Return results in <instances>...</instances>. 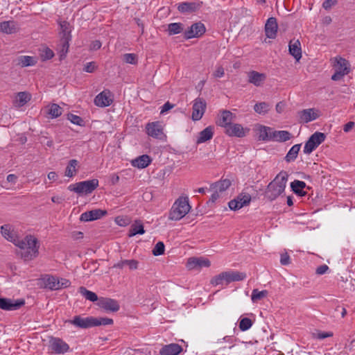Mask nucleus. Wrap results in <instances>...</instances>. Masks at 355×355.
Returning a JSON list of instances; mask_svg holds the SVG:
<instances>
[{"label": "nucleus", "mask_w": 355, "mask_h": 355, "mask_svg": "<svg viewBox=\"0 0 355 355\" xmlns=\"http://www.w3.org/2000/svg\"><path fill=\"white\" fill-rule=\"evenodd\" d=\"M49 348L55 354H64L69 349V345L62 339L56 337H51L49 340Z\"/></svg>", "instance_id": "obj_8"}, {"label": "nucleus", "mask_w": 355, "mask_h": 355, "mask_svg": "<svg viewBox=\"0 0 355 355\" xmlns=\"http://www.w3.org/2000/svg\"><path fill=\"white\" fill-rule=\"evenodd\" d=\"M145 233L144 227L141 221L135 220L130 225L128 233L129 237H132L137 234H144Z\"/></svg>", "instance_id": "obj_30"}, {"label": "nucleus", "mask_w": 355, "mask_h": 355, "mask_svg": "<svg viewBox=\"0 0 355 355\" xmlns=\"http://www.w3.org/2000/svg\"><path fill=\"white\" fill-rule=\"evenodd\" d=\"M289 53L299 61L302 58L301 43L299 40H291L288 44Z\"/></svg>", "instance_id": "obj_19"}, {"label": "nucleus", "mask_w": 355, "mask_h": 355, "mask_svg": "<svg viewBox=\"0 0 355 355\" xmlns=\"http://www.w3.org/2000/svg\"><path fill=\"white\" fill-rule=\"evenodd\" d=\"M252 324L253 322L251 319L243 318L241 319L239 327L242 331H245L248 330L252 326Z\"/></svg>", "instance_id": "obj_49"}, {"label": "nucleus", "mask_w": 355, "mask_h": 355, "mask_svg": "<svg viewBox=\"0 0 355 355\" xmlns=\"http://www.w3.org/2000/svg\"><path fill=\"white\" fill-rule=\"evenodd\" d=\"M206 28L202 22H196L193 24L184 32V38L190 40L192 38H198L205 34Z\"/></svg>", "instance_id": "obj_6"}, {"label": "nucleus", "mask_w": 355, "mask_h": 355, "mask_svg": "<svg viewBox=\"0 0 355 355\" xmlns=\"http://www.w3.org/2000/svg\"><path fill=\"white\" fill-rule=\"evenodd\" d=\"M205 109H206V102L203 99V98H197L194 102H193V107H192V119L193 121H198L200 120L205 112Z\"/></svg>", "instance_id": "obj_9"}, {"label": "nucleus", "mask_w": 355, "mask_h": 355, "mask_svg": "<svg viewBox=\"0 0 355 355\" xmlns=\"http://www.w3.org/2000/svg\"><path fill=\"white\" fill-rule=\"evenodd\" d=\"M60 27V33L62 34L61 39L71 40V26L67 21H59Z\"/></svg>", "instance_id": "obj_36"}, {"label": "nucleus", "mask_w": 355, "mask_h": 355, "mask_svg": "<svg viewBox=\"0 0 355 355\" xmlns=\"http://www.w3.org/2000/svg\"><path fill=\"white\" fill-rule=\"evenodd\" d=\"M182 351V347L179 344L171 343L166 345L159 351L160 355H178Z\"/></svg>", "instance_id": "obj_24"}, {"label": "nucleus", "mask_w": 355, "mask_h": 355, "mask_svg": "<svg viewBox=\"0 0 355 355\" xmlns=\"http://www.w3.org/2000/svg\"><path fill=\"white\" fill-rule=\"evenodd\" d=\"M225 279L224 277L223 272L218 275L214 276L210 280V284L213 286L223 285L225 284Z\"/></svg>", "instance_id": "obj_51"}, {"label": "nucleus", "mask_w": 355, "mask_h": 355, "mask_svg": "<svg viewBox=\"0 0 355 355\" xmlns=\"http://www.w3.org/2000/svg\"><path fill=\"white\" fill-rule=\"evenodd\" d=\"M79 195L83 193L89 194L92 193L98 187V180L92 179L78 182Z\"/></svg>", "instance_id": "obj_14"}, {"label": "nucleus", "mask_w": 355, "mask_h": 355, "mask_svg": "<svg viewBox=\"0 0 355 355\" xmlns=\"http://www.w3.org/2000/svg\"><path fill=\"white\" fill-rule=\"evenodd\" d=\"M251 201V196H246L245 199L243 201V202H239V201L236 199H234L230 200L228 202L229 208L231 210H239L241 208L243 207L244 206H246L250 204Z\"/></svg>", "instance_id": "obj_37"}, {"label": "nucleus", "mask_w": 355, "mask_h": 355, "mask_svg": "<svg viewBox=\"0 0 355 355\" xmlns=\"http://www.w3.org/2000/svg\"><path fill=\"white\" fill-rule=\"evenodd\" d=\"M337 0H325L322 3V8L325 10H329L337 4Z\"/></svg>", "instance_id": "obj_59"}, {"label": "nucleus", "mask_w": 355, "mask_h": 355, "mask_svg": "<svg viewBox=\"0 0 355 355\" xmlns=\"http://www.w3.org/2000/svg\"><path fill=\"white\" fill-rule=\"evenodd\" d=\"M26 250L23 257L26 259H32L38 254V241L32 235L26 236Z\"/></svg>", "instance_id": "obj_5"}, {"label": "nucleus", "mask_w": 355, "mask_h": 355, "mask_svg": "<svg viewBox=\"0 0 355 355\" xmlns=\"http://www.w3.org/2000/svg\"><path fill=\"white\" fill-rule=\"evenodd\" d=\"M306 187L304 182L295 180L291 183V187L292 191L300 196H305L306 192L304 191V189Z\"/></svg>", "instance_id": "obj_32"}, {"label": "nucleus", "mask_w": 355, "mask_h": 355, "mask_svg": "<svg viewBox=\"0 0 355 355\" xmlns=\"http://www.w3.org/2000/svg\"><path fill=\"white\" fill-rule=\"evenodd\" d=\"M210 265V261L208 259L203 257H191L187 262V268L189 270H200L203 267L208 268Z\"/></svg>", "instance_id": "obj_11"}, {"label": "nucleus", "mask_w": 355, "mask_h": 355, "mask_svg": "<svg viewBox=\"0 0 355 355\" xmlns=\"http://www.w3.org/2000/svg\"><path fill=\"white\" fill-rule=\"evenodd\" d=\"M184 30V25L182 23H171L168 25L167 31L169 35H176L182 33Z\"/></svg>", "instance_id": "obj_44"}, {"label": "nucleus", "mask_w": 355, "mask_h": 355, "mask_svg": "<svg viewBox=\"0 0 355 355\" xmlns=\"http://www.w3.org/2000/svg\"><path fill=\"white\" fill-rule=\"evenodd\" d=\"M31 100V95L26 92H18L16 95L15 104L17 107H22Z\"/></svg>", "instance_id": "obj_35"}, {"label": "nucleus", "mask_w": 355, "mask_h": 355, "mask_svg": "<svg viewBox=\"0 0 355 355\" xmlns=\"http://www.w3.org/2000/svg\"><path fill=\"white\" fill-rule=\"evenodd\" d=\"M334 68V73L331 76V80L334 81L340 80L345 75L350 72V64L346 59L337 57L335 58Z\"/></svg>", "instance_id": "obj_3"}, {"label": "nucleus", "mask_w": 355, "mask_h": 355, "mask_svg": "<svg viewBox=\"0 0 355 355\" xmlns=\"http://www.w3.org/2000/svg\"><path fill=\"white\" fill-rule=\"evenodd\" d=\"M96 304L106 311L116 312L120 309L116 300L108 297H100Z\"/></svg>", "instance_id": "obj_10"}, {"label": "nucleus", "mask_w": 355, "mask_h": 355, "mask_svg": "<svg viewBox=\"0 0 355 355\" xmlns=\"http://www.w3.org/2000/svg\"><path fill=\"white\" fill-rule=\"evenodd\" d=\"M278 25L275 17H270L268 19L265 25V33L267 37L275 39L277 36Z\"/></svg>", "instance_id": "obj_17"}, {"label": "nucleus", "mask_w": 355, "mask_h": 355, "mask_svg": "<svg viewBox=\"0 0 355 355\" xmlns=\"http://www.w3.org/2000/svg\"><path fill=\"white\" fill-rule=\"evenodd\" d=\"M280 263L283 266H286L290 263V257L286 252L281 254Z\"/></svg>", "instance_id": "obj_62"}, {"label": "nucleus", "mask_w": 355, "mask_h": 355, "mask_svg": "<svg viewBox=\"0 0 355 355\" xmlns=\"http://www.w3.org/2000/svg\"><path fill=\"white\" fill-rule=\"evenodd\" d=\"M70 40H71L60 39V44L62 46L60 51V60H62L66 56L69 50Z\"/></svg>", "instance_id": "obj_48"}, {"label": "nucleus", "mask_w": 355, "mask_h": 355, "mask_svg": "<svg viewBox=\"0 0 355 355\" xmlns=\"http://www.w3.org/2000/svg\"><path fill=\"white\" fill-rule=\"evenodd\" d=\"M113 102L112 94L110 90L105 89L98 94L94 98L96 106L105 107L110 105Z\"/></svg>", "instance_id": "obj_12"}, {"label": "nucleus", "mask_w": 355, "mask_h": 355, "mask_svg": "<svg viewBox=\"0 0 355 355\" xmlns=\"http://www.w3.org/2000/svg\"><path fill=\"white\" fill-rule=\"evenodd\" d=\"M291 138V134L286 130H275L272 132V139L274 141L284 142Z\"/></svg>", "instance_id": "obj_33"}, {"label": "nucleus", "mask_w": 355, "mask_h": 355, "mask_svg": "<svg viewBox=\"0 0 355 355\" xmlns=\"http://www.w3.org/2000/svg\"><path fill=\"white\" fill-rule=\"evenodd\" d=\"M107 214L105 210L100 209H92L89 211H85L80 215V220L84 222L93 221L100 219L101 217Z\"/></svg>", "instance_id": "obj_15"}, {"label": "nucleus", "mask_w": 355, "mask_h": 355, "mask_svg": "<svg viewBox=\"0 0 355 355\" xmlns=\"http://www.w3.org/2000/svg\"><path fill=\"white\" fill-rule=\"evenodd\" d=\"M214 135V128L208 126L199 132V135L196 140L197 144H202L212 139Z\"/></svg>", "instance_id": "obj_27"}, {"label": "nucleus", "mask_w": 355, "mask_h": 355, "mask_svg": "<svg viewBox=\"0 0 355 355\" xmlns=\"http://www.w3.org/2000/svg\"><path fill=\"white\" fill-rule=\"evenodd\" d=\"M62 108L57 104H53L49 110V114L51 116V118H57L62 114Z\"/></svg>", "instance_id": "obj_50"}, {"label": "nucleus", "mask_w": 355, "mask_h": 355, "mask_svg": "<svg viewBox=\"0 0 355 355\" xmlns=\"http://www.w3.org/2000/svg\"><path fill=\"white\" fill-rule=\"evenodd\" d=\"M190 208L187 197L179 198L170 210L168 219L171 220H180L189 212Z\"/></svg>", "instance_id": "obj_2"}, {"label": "nucleus", "mask_w": 355, "mask_h": 355, "mask_svg": "<svg viewBox=\"0 0 355 355\" xmlns=\"http://www.w3.org/2000/svg\"><path fill=\"white\" fill-rule=\"evenodd\" d=\"M225 71L224 69L222 66H219L216 68L215 72L214 73V76L216 78H221L224 76Z\"/></svg>", "instance_id": "obj_64"}, {"label": "nucleus", "mask_w": 355, "mask_h": 355, "mask_svg": "<svg viewBox=\"0 0 355 355\" xmlns=\"http://www.w3.org/2000/svg\"><path fill=\"white\" fill-rule=\"evenodd\" d=\"M146 130L148 135L153 138H160L163 135V128L159 121L147 123Z\"/></svg>", "instance_id": "obj_16"}, {"label": "nucleus", "mask_w": 355, "mask_h": 355, "mask_svg": "<svg viewBox=\"0 0 355 355\" xmlns=\"http://www.w3.org/2000/svg\"><path fill=\"white\" fill-rule=\"evenodd\" d=\"M96 68L97 66L95 62H89L85 64L83 70L87 73H93Z\"/></svg>", "instance_id": "obj_56"}, {"label": "nucleus", "mask_w": 355, "mask_h": 355, "mask_svg": "<svg viewBox=\"0 0 355 355\" xmlns=\"http://www.w3.org/2000/svg\"><path fill=\"white\" fill-rule=\"evenodd\" d=\"M92 319V316L83 318L80 315H76L72 320H69L67 322L80 329H88L93 327Z\"/></svg>", "instance_id": "obj_13"}, {"label": "nucleus", "mask_w": 355, "mask_h": 355, "mask_svg": "<svg viewBox=\"0 0 355 355\" xmlns=\"http://www.w3.org/2000/svg\"><path fill=\"white\" fill-rule=\"evenodd\" d=\"M268 294V292L266 290L260 291L258 289H253L251 295V300L253 302H257L266 297Z\"/></svg>", "instance_id": "obj_45"}, {"label": "nucleus", "mask_w": 355, "mask_h": 355, "mask_svg": "<svg viewBox=\"0 0 355 355\" xmlns=\"http://www.w3.org/2000/svg\"><path fill=\"white\" fill-rule=\"evenodd\" d=\"M67 119L69 120L72 123L83 126L84 125V121L83 119L77 115L73 114H67Z\"/></svg>", "instance_id": "obj_53"}, {"label": "nucleus", "mask_w": 355, "mask_h": 355, "mask_svg": "<svg viewBox=\"0 0 355 355\" xmlns=\"http://www.w3.org/2000/svg\"><path fill=\"white\" fill-rule=\"evenodd\" d=\"M329 270V268L326 264L321 265L318 266L316 268L315 272L317 275H324L325 274L328 270Z\"/></svg>", "instance_id": "obj_60"}, {"label": "nucleus", "mask_w": 355, "mask_h": 355, "mask_svg": "<svg viewBox=\"0 0 355 355\" xmlns=\"http://www.w3.org/2000/svg\"><path fill=\"white\" fill-rule=\"evenodd\" d=\"M42 281L45 288L51 291L59 290V278L50 275H46L42 278Z\"/></svg>", "instance_id": "obj_18"}, {"label": "nucleus", "mask_w": 355, "mask_h": 355, "mask_svg": "<svg viewBox=\"0 0 355 355\" xmlns=\"http://www.w3.org/2000/svg\"><path fill=\"white\" fill-rule=\"evenodd\" d=\"M288 177L287 172L281 171L267 186L265 191V197L270 201H272L284 193L288 181Z\"/></svg>", "instance_id": "obj_1"}, {"label": "nucleus", "mask_w": 355, "mask_h": 355, "mask_svg": "<svg viewBox=\"0 0 355 355\" xmlns=\"http://www.w3.org/2000/svg\"><path fill=\"white\" fill-rule=\"evenodd\" d=\"M254 111L259 114H265L270 110V105L266 102L257 103L254 106Z\"/></svg>", "instance_id": "obj_46"}, {"label": "nucleus", "mask_w": 355, "mask_h": 355, "mask_svg": "<svg viewBox=\"0 0 355 355\" xmlns=\"http://www.w3.org/2000/svg\"><path fill=\"white\" fill-rule=\"evenodd\" d=\"M93 327L101 325H110L113 324V320L108 318H94L93 317Z\"/></svg>", "instance_id": "obj_47"}, {"label": "nucleus", "mask_w": 355, "mask_h": 355, "mask_svg": "<svg viewBox=\"0 0 355 355\" xmlns=\"http://www.w3.org/2000/svg\"><path fill=\"white\" fill-rule=\"evenodd\" d=\"M300 116L302 122L309 123L318 118V114L313 109H305L300 112Z\"/></svg>", "instance_id": "obj_31"}, {"label": "nucleus", "mask_w": 355, "mask_h": 355, "mask_svg": "<svg viewBox=\"0 0 355 355\" xmlns=\"http://www.w3.org/2000/svg\"><path fill=\"white\" fill-rule=\"evenodd\" d=\"M152 162L148 155H141L132 161V165L138 168H146Z\"/></svg>", "instance_id": "obj_29"}, {"label": "nucleus", "mask_w": 355, "mask_h": 355, "mask_svg": "<svg viewBox=\"0 0 355 355\" xmlns=\"http://www.w3.org/2000/svg\"><path fill=\"white\" fill-rule=\"evenodd\" d=\"M139 262L135 259H123L119 261L117 263L114 265V267L118 268H123V267H128L130 270H135L138 268Z\"/></svg>", "instance_id": "obj_41"}, {"label": "nucleus", "mask_w": 355, "mask_h": 355, "mask_svg": "<svg viewBox=\"0 0 355 355\" xmlns=\"http://www.w3.org/2000/svg\"><path fill=\"white\" fill-rule=\"evenodd\" d=\"M225 279V284L228 285L233 282L242 281L246 277V274L239 271H227L223 272Z\"/></svg>", "instance_id": "obj_20"}, {"label": "nucleus", "mask_w": 355, "mask_h": 355, "mask_svg": "<svg viewBox=\"0 0 355 355\" xmlns=\"http://www.w3.org/2000/svg\"><path fill=\"white\" fill-rule=\"evenodd\" d=\"M1 235L8 241L15 242L17 236L16 232L10 224H5L0 227Z\"/></svg>", "instance_id": "obj_25"}, {"label": "nucleus", "mask_w": 355, "mask_h": 355, "mask_svg": "<svg viewBox=\"0 0 355 355\" xmlns=\"http://www.w3.org/2000/svg\"><path fill=\"white\" fill-rule=\"evenodd\" d=\"M123 60L126 63L135 64L137 62V55L135 53H125L123 55Z\"/></svg>", "instance_id": "obj_55"}, {"label": "nucleus", "mask_w": 355, "mask_h": 355, "mask_svg": "<svg viewBox=\"0 0 355 355\" xmlns=\"http://www.w3.org/2000/svg\"><path fill=\"white\" fill-rule=\"evenodd\" d=\"M165 246L163 242L159 241L155 245L153 250V254L154 256H159L164 253Z\"/></svg>", "instance_id": "obj_52"}, {"label": "nucleus", "mask_w": 355, "mask_h": 355, "mask_svg": "<svg viewBox=\"0 0 355 355\" xmlns=\"http://www.w3.org/2000/svg\"><path fill=\"white\" fill-rule=\"evenodd\" d=\"M59 290L64 288H67L70 286L71 282L69 280L64 278H59Z\"/></svg>", "instance_id": "obj_61"}, {"label": "nucleus", "mask_w": 355, "mask_h": 355, "mask_svg": "<svg viewBox=\"0 0 355 355\" xmlns=\"http://www.w3.org/2000/svg\"><path fill=\"white\" fill-rule=\"evenodd\" d=\"M78 165V162L76 159L69 160L64 172V175L68 178H72L76 175L77 173L76 167Z\"/></svg>", "instance_id": "obj_40"}, {"label": "nucleus", "mask_w": 355, "mask_h": 355, "mask_svg": "<svg viewBox=\"0 0 355 355\" xmlns=\"http://www.w3.org/2000/svg\"><path fill=\"white\" fill-rule=\"evenodd\" d=\"M19 30L18 24L12 20L4 21L0 23V31L6 34H12Z\"/></svg>", "instance_id": "obj_21"}, {"label": "nucleus", "mask_w": 355, "mask_h": 355, "mask_svg": "<svg viewBox=\"0 0 355 355\" xmlns=\"http://www.w3.org/2000/svg\"><path fill=\"white\" fill-rule=\"evenodd\" d=\"M259 140L268 141L272 140V129L269 127L261 125L259 129Z\"/></svg>", "instance_id": "obj_43"}, {"label": "nucleus", "mask_w": 355, "mask_h": 355, "mask_svg": "<svg viewBox=\"0 0 355 355\" xmlns=\"http://www.w3.org/2000/svg\"><path fill=\"white\" fill-rule=\"evenodd\" d=\"M78 292L87 300L90 301V302H98V300L99 298L98 297L97 295L91 291H89L87 290L85 287L84 286H80L79 288H78Z\"/></svg>", "instance_id": "obj_42"}, {"label": "nucleus", "mask_w": 355, "mask_h": 355, "mask_svg": "<svg viewBox=\"0 0 355 355\" xmlns=\"http://www.w3.org/2000/svg\"><path fill=\"white\" fill-rule=\"evenodd\" d=\"M332 336L333 333L331 332L319 331L313 334V337L319 340H322Z\"/></svg>", "instance_id": "obj_57"}, {"label": "nucleus", "mask_w": 355, "mask_h": 355, "mask_svg": "<svg viewBox=\"0 0 355 355\" xmlns=\"http://www.w3.org/2000/svg\"><path fill=\"white\" fill-rule=\"evenodd\" d=\"M202 4V2H182L178 4V10L182 13H189L198 10Z\"/></svg>", "instance_id": "obj_23"}, {"label": "nucleus", "mask_w": 355, "mask_h": 355, "mask_svg": "<svg viewBox=\"0 0 355 355\" xmlns=\"http://www.w3.org/2000/svg\"><path fill=\"white\" fill-rule=\"evenodd\" d=\"M25 304L23 299L12 300L0 297V309L6 311H15L20 309Z\"/></svg>", "instance_id": "obj_7"}, {"label": "nucleus", "mask_w": 355, "mask_h": 355, "mask_svg": "<svg viewBox=\"0 0 355 355\" xmlns=\"http://www.w3.org/2000/svg\"><path fill=\"white\" fill-rule=\"evenodd\" d=\"M326 138L325 134L320 132L313 133L306 141L304 147L305 154L311 153Z\"/></svg>", "instance_id": "obj_4"}, {"label": "nucleus", "mask_w": 355, "mask_h": 355, "mask_svg": "<svg viewBox=\"0 0 355 355\" xmlns=\"http://www.w3.org/2000/svg\"><path fill=\"white\" fill-rule=\"evenodd\" d=\"M248 76V82L257 87L261 85L266 78V76L264 73H259L256 71H250Z\"/></svg>", "instance_id": "obj_26"}, {"label": "nucleus", "mask_w": 355, "mask_h": 355, "mask_svg": "<svg viewBox=\"0 0 355 355\" xmlns=\"http://www.w3.org/2000/svg\"><path fill=\"white\" fill-rule=\"evenodd\" d=\"M26 236L24 239L20 240L17 236L16 237L15 241L12 242L16 246L19 247V248L22 250L26 249Z\"/></svg>", "instance_id": "obj_58"}, {"label": "nucleus", "mask_w": 355, "mask_h": 355, "mask_svg": "<svg viewBox=\"0 0 355 355\" xmlns=\"http://www.w3.org/2000/svg\"><path fill=\"white\" fill-rule=\"evenodd\" d=\"M17 64L22 67L34 66L37 63V60L34 57L28 55H21L17 58Z\"/></svg>", "instance_id": "obj_39"}, {"label": "nucleus", "mask_w": 355, "mask_h": 355, "mask_svg": "<svg viewBox=\"0 0 355 355\" xmlns=\"http://www.w3.org/2000/svg\"><path fill=\"white\" fill-rule=\"evenodd\" d=\"M231 185V182L228 179L221 180L218 182L213 183L210 186V189L216 190L219 193H222L227 189Z\"/></svg>", "instance_id": "obj_34"}, {"label": "nucleus", "mask_w": 355, "mask_h": 355, "mask_svg": "<svg viewBox=\"0 0 355 355\" xmlns=\"http://www.w3.org/2000/svg\"><path fill=\"white\" fill-rule=\"evenodd\" d=\"M233 114L229 110H223L221 112V115L220 116L218 121V124L220 126L224 127L225 128L227 126L230 125L232 123V121L234 119Z\"/></svg>", "instance_id": "obj_28"}, {"label": "nucleus", "mask_w": 355, "mask_h": 355, "mask_svg": "<svg viewBox=\"0 0 355 355\" xmlns=\"http://www.w3.org/2000/svg\"><path fill=\"white\" fill-rule=\"evenodd\" d=\"M41 58L43 61L51 59L54 56L53 51L49 48H45L40 53Z\"/></svg>", "instance_id": "obj_54"}, {"label": "nucleus", "mask_w": 355, "mask_h": 355, "mask_svg": "<svg viewBox=\"0 0 355 355\" xmlns=\"http://www.w3.org/2000/svg\"><path fill=\"white\" fill-rule=\"evenodd\" d=\"M300 148L301 144H295L293 146L286 155L284 157L285 161L288 163L294 162L297 157Z\"/></svg>", "instance_id": "obj_38"}, {"label": "nucleus", "mask_w": 355, "mask_h": 355, "mask_svg": "<svg viewBox=\"0 0 355 355\" xmlns=\"http://www.w3.org/2000/svg\"><path fill=\"white\" fill-rule=\"evenodd\" d=\"M175 106L174 104L171 103L169 101H167L165 103L163 106L162 107V110L160 113L164 114L168 111H169L171 109L173 108Z\"/></svg>", "instance_id": "obj_63"}, {"label": "nucleus", "mask_w": 355, "mask_h": 355, "mask_svg": "<svg viewBox=\"0 0 355 355\" xmlns=\"http://www.w3.org/2000/svg\"><path fill=\"white\" fill-rule=\"evenodd\" d=\"M225 132L230 137H243L245 136L243 128L238 123H231L227 126Z\"/></svg>", "instance_id": "obj_22"}]
</instances>
